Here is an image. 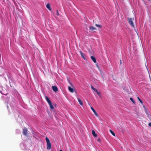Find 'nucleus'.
<instances>
[{
    "mask_svg": "<svg viewBox=\"0 0 151 151\" xmlns=\"http://www.w3.org/2000/svg\"><path fill=\"white\" fill-rule=\"evenodd\" d=\"M148 126H149V127H151V122H150V123H149L148 124Z\"/></svg>",
    "mask_w": 151,
    "mask_h": 151,
    "instance_id": "25",
    "label": "nucleus"
},
{
    "mask_svg": "<svg viewBox=\"0 0 151 151\" xmlns=\"http://www.w3.org/2000/svg\"><path fill=\"white\" fill-rule=\"evenodd\" d=\"M59 14L58 12V10H57V15H58Z\"/></svg>",
    "mask_w": 151,
    "mask_h": 151,
    "instance_id": "28",
    "label": "nucleus"
},
{
    "mask_svg": "<svg viewBox=\"0 0 151 151\" xmlns=\"http://www.w3.org/2000/svg\"><path fill=\"white\" fill-rule=\"evenodd\" d=\"M130 99L134 104L135 103V101H134L133 99L132 98H130Z\"/></svg>",
    "mask_w": 151,
    "mask_h": 151,
    "instance_id": "19",
    "label": "nucleus"
},
{
    "mask_svg": "<svg viewBox=\"0 0 151 151\" xmlns=\"http://www.w3.org/2000/svg\"><path fill=\"white\" fill-rule=\"evenodd\" d=\"M97 141L100 142H101V140L100 138H98L97 139Z\"/></svg>",
    "mask_w": 151,
    "mask_h": 151,
    "instance_id": "24",
    "label": "nucleus"
},
{
    "mask_svg": "<svg viewBox=\"0 0 151 151\" xmlns=\"http://www.w3.org/2000/svg\"><path fill=\"white\" fill-rule=\"evenodd\" d=\"M137 98L138 100L140 101V102L142 104L143 103V102L139 97H138Z\"/></svg>",
    "mask_w": 151,
    "mask_h": 151,
    "instance_id": "20",
    "label": "nucleus"
},
{
    "mask_svg": "<svg viewBox=\"0 0 151 151\" xmlns=\"http://www.w3.org/2000/svg\"><path fill=\"white\" fill-rule=\"evenodd\" d=\"M148 1H150V0H148Z\"/></svg>",
    "mask_w": 151,
    "mask_h": 151,
    "instance_id": "32",
    "label": "nucleus"
},
{
    "mask_svg": "<svg viewBox=\"0 0 151 151\" xmlns=\"http://www.w3.org/2000/svg\"><path fill=\"white\" fill-rule=\"evenodd\" d=\"M95 25L97 27H99V28H101V27H102L101 25H99V24H96Z\"/></svg>",
    "mask_w": 151,
    "mask_h": 151,
    "instance_id": "22",
    "label": "nucleus"
},
{
    "mask_svg": "<svg viewBox=\"0 0 151 151\" xmlns=\"http://www.w3.org/2000/svg\"><path fill=\"white\" fill-rule=\"evenodd\" d=\"M70 151H72L71 149H70Z\"/></svg>",
    "mask_w": 151,
    "mask_h": 151,
    "instance_id": "29",
    "label": "nucleus"
},
{
    "mask_svg": "<svg viewBox=\"0 0 151 151\" xmlns=\"http://www.w3.org/2000/svg\"><path fill=\"white\" fill-rule=\"evenodd\" d=\"M97 67H99V66L98 65H97Z\"/></svg>",
    "mask_w": 151,
    "mask_h": 151,
    "instance_id": "31",
    "label": "nucleus"
},
{
    "mask_svg": "<svg viewBox=\"0 0 151 151\" xmlns=\"http://www.w3.org/2000/svg\"><path fill=\"white\" fill-rule=\"evenodd\" d=\"M69 83L71 86V87L72 88L74 87V86L72 84V83L70 82V81L69 82Z\"/></svg>",
    "mask_w": 151,
    "mask_h": 151,
    "instance_id": "21",
    "label": "nucleus"
},
{
    "mask_svg": "<svg viewBox=\"0 0 151 151\" xmlns=\"http://www.w3.org/2000/svg\"><path fill=\"white\" fill-rule=\"evenodd\" d=\"M79 52L80 53L81 57L85 60H86V58L85 57V54L83 53L81 51H80Z\"/></svg>",
    "mask_w": 151,
    "mask_h": 151,
    "instance_id": "6",
    "label": "nucleus"
},
{
    "mask_svg": "<svg viewBox=\"0 0 151 151\" xmlns=\"http://www.w3.org/2000/svg\"><path fill=\"white\" fill-rule=\"evenodd\" d=\"M48 104L50 106V108L52 109H53L54 108L53 106L52 105V102L50 103H49Z\"/></svg>",
    "mask_w": 151,
    "mask_h": 151,
    "instance_id": "13",
    "label": "nucleus"
},
{
    "mask_svg": "<svg viewBox=\"0 0 151 151\" xmlns=\"http://www.w3.org/2000/svg\"><path fill=\"white\" fill-rule=\"evenodd\" d=\"M5 91H6L2 90V91H1L0 92L2 94L6 95L8 93H7L5 92Z\"/></svg>",
    "mask_w": 151,
    "mask_h": 151,
    "instance_id": "9",
    "label": "nucleus"
},
{
    "mask_svg": "<svg viewBox=\"0 0 151 151\" xmlns=\"http://www.w3.org/2000/svg\"><path fill=\"white\" fill-rule=\"evenodd\" d=\"M96 93L98 95H101L100 93L98 91H97V92H96Z\"/></svg>",
    "mask_w": 151,
    "mask_h": 151,
    "instance_id": "23",
    "label": "nucleus"
},
{
    "mask_svg": "<svg viewBox=\"0 0 151 151\" xmlns=\"http://www.w3.org/2000/svg\"><path fill=\"white\" fill-rule=\"evenodd\" d=\"M92 134L95 137H97V134H96L94 130H93L92 131Z\"/></svg>",
    "mask_w": 151,
    "mask_h": 151,
    "instance_id": "14",
    "label": "nucleus"
},
{
    "mask_svg": "<svg viewBox=\"0 0 151 151\" xmlns=\"http://www.w3.org/2000/svg\"><path fill=\"white\" fill-rule=\"evenodd\" d=\"M120 65H121V64H122V60H120Z\"/></svg>",
    "mask_w": 151,
    "mask_h": 151,
    "instance_id": "27",
    "label": "nucleus"
},
{
    "mask_svg": "<svg viewBox=\"0 0 151 151\" xmlns=\"http://www.w3.org/2000/svg\"><path fill=\"white\" fill-rule=\"evenodd\" d=\"M68 89L69 91L73 93L74 92V89L73 88L71 87L70 86L68 87Z\"/></svg>",
    "mask_w": 151,
    "mask_h": 151,
    "instance_id": "7",
    "label": "nucleus"
},
{
    "mask_svg": "<svg viewBox=\"0 0 151 151\" xmlns=\"http://www.w3.org/2000/svg\"><path fill=\"white\" fill-rule=\"evenodd\" d=\"M60 151H63L62 150H60Z\"/></svg>",
    "mask_w": 151,
    "mask_h": 151,
    "instance_id": "30",
    "label": "nucleus"
},
{
    "mask_svg": "<svg viewBox=\"0 0 151 151\" xmlns=\"http://www.w3.org/2000/svg\"><path fill=\"white\" fill-rule=\"evenodd\" d=\"M77 99H78V101L79 103L80 104V105H83V102H82V101L81 100V99H80L78 98Z\"/></svg>",
    "mask_w": 151,
    "mask_h": 151,
    "instance_id": "11",
    "label": "nucleus"
},
{
    "mask_svg": "<svg viewBox=\"0 0 151 151\" xmlns=\"http://www.w3.org/2000/svg\"><path fill=\"white\" fill-rule=\"evenodd\" d=\"M89 29L91 31H93L95 30L96 29V28L95 27H94L92 26L90 27Z\"/></svg>",
    "mask_w": 151,
    "mask_h": 151,
    "instance_id": "15",
    "label": "nucleus"
},
{
    "mask_svg": "<svg viewBox=\"0 0 151 151\" xmlns=\"http://www.w3.org/2000/svg\"><path fill=\"white\" fill-rule=\"evenodd\" d=\"M143 107L144 108L145 110V109H147V108H146V107H145V106H144V105L143 106Z\"/></svg>",
    "mask_w": 151,
    "mask_h": 151,
    "instance_id": "26",
    "label": "nucleus"
},
{
    "mask_svg": "<svg viewBox=\"0 0 151 151\" xmlns=\"http://www.w3.org/2000/svg\"><path fill=\"white\" fill-rule=\"evenodd\" d=\"M91 88L93 90L96 92H97V91H98L97 90L96 88L93 87V86H91Z\"/></svg>",
    "mask_w": 151,
    "mask_h": 151,
    "instance_id": "16",
    "label": "nucleus"
},
{
    "mask_svg": "<svg viewBox=\"0 0 151 151\" xmlns=\"http://www.w3.org/2000/svg\"><path fill=\"white\" fill-rule=\"evenodd\" d=\"M23 134L25 136H28V135H27L28 130L27 129V128H25L23 129Z\"/></svg>",
    "mask_w": 151,
    "mask_h": 151,
    "instance_id": "3",
    "label": "nucleus"
},
{
    "mask_svg": "<svg viewBox=\"0 0 151 151\" xmlns=\"http://www.w3.org/2000/svg\"><path fill=\"white\" fill-rule=\"evenodd\" d=\"M47 8L50 10L51 11L52 10V9L50 6V4L49 3H48L46 5Z\"/></svg>",
    "mask_w": 151,
    "mask_h": 151,
    "instance_id": "8",
    "label": "nucleus"
},
{
    "mask_svg": "<svg viewBox=\"0 0 151 151\" xmlns=\"http://www.w3.org/2000/svg\"><path fill=\"white\" fill-rule=\"evenodd\" d=\"M145 111L146 114H147V116L149 117V113L148 111H147V109H145Z\"/></svg>",
    "mask_w": 151,
    "mask_h": 151,
    "instance_id": "17",
    "label": "nucleus"
},
{
    "mask_svg": "<svg viewBox=\"0 0 151 151\" xmlns=\"http://www.w3.org/2000/svg\"><path fill=\"white\" fill-rule=\"evenodd\" d=\"M52 88L53 90V91L55 92H57L58 90V88L56 86H52Z\"/></svg>",
    "mask_w": 151,
    "mask_h": 151,
    "instance_id": "4",
    "label": "nucleus"
},
{
    "mask_svg": "<svg viewBox=\"0 0 151 151\" xmlns=\"http://www.w3.org/2000/svg\"><path fill=\"white\" fill-rule=\"evenodd\" d=\"M134 20L132 18H128V21L129 24L131 26L133 27H134V25L133 21Z\"/></svg>",
    "mask_w": 151,
    "mask_h": 151,
    "instance_id": "2",
    "label": "nucleus"
},
{
    "mask_svg": "<svg viewBox=\"0 0 151 151\" xmlns=\"http://www.w3.org/2000/svg\"><path fill=\"white\" fill-rule=\"evenodd\" d=\"M46 140L47 143V150H49L51 148V144L50 142V140L47 137H46L45 139Z\"/></svg>",
    "mask_w": 151,
    "mask_h": 151,
    "instance_id": "1",
    "label": "nucleus"
},
{
    "mask_svg": "<svg viewBox=\"0 0 151 151\" xmlns=\"http://www.w3.org/2000/svg\"><path fill=\"white\" fill-rule=\"evenodd\" d=\"M110 132L113 136H115V133L114 132H113L111 130H110Z\"/></svg>",
    "mask_w": 151,
    "mask_h": 151,
    "instance_id": "18",
    "label": "nucleus"
},
{
    "mask_svg": "<svg viewBox=\"0 0 151 151\" xmlns=\"http://www.w3.org/2000/svg\"><path fill=\"white\" fill-rule=\"evenodd\" d=\"M91 109L92 110L93 113H94V114L97 116H98V115L95 110L91 106Z\"/></svg>",
    "mask_w": 151,
    "mask_h": 151,
    "instance_id": "5",
    "label": "nucleus"
},
{
    "mask_svg": "<svg viewBox=\"0 0 151 151\" xmlns=\"http://www.w3.org/2000/svg\"><path fill=\"white\" fill-rule=\"evenodd\" d=\"M91 60L93 61L94 63H96V61L95 57H94L93 56H91Z\"/></svg>",
    "mask_w": 151,
    "mask_h": 151,
    "instance_id": "10",
    "label": "nucleus"
},
{
    "mask_svg": "<svg viewBox=\"0 0 151 151\" xmlns=\"http://www.w3.org/2000/svg\"><path fill=\"white\" fill-rule=\"evenodd\" d=\"M45 98L46 101H47L48 104H49L51 102L48 97L46 96H45Z\"/></svg>",
    "mask_w": 151,
    "mask_h": 151,
    "instance_id": "12",
    "label": "nucleus"
}]
</instances>
